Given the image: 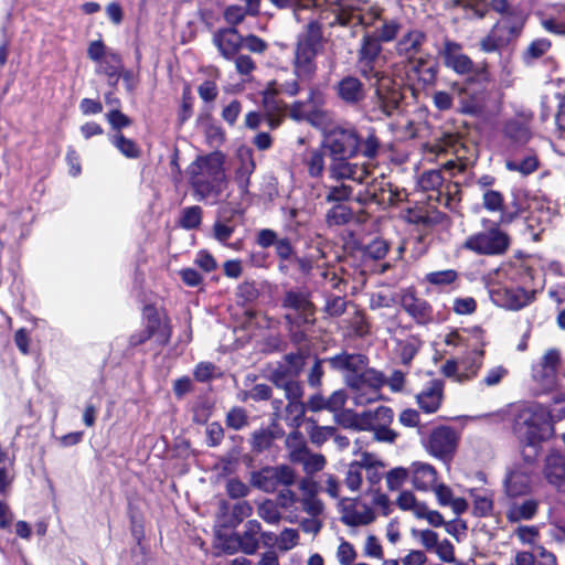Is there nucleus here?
<instances>
[{
    "instance_id": "16",
    "label": "nucleus",
    "mask_w": 565,
    "mask_h": 565,
    "mask_svg": "<svg viewBox=\"0 0 565 565\" xmlns=\"http://www.w3.org/2000/svg\"><path fill=\"white\" fill-rule=\"evenodd\" d=\"M406 61V78L412 85L426 88L436 84L439 65L429 52Z\"/></svg>"
},
{
    "instance_id": "33",
    "label": "nucleus",
    "mask_w": 565,
    "mask_h": 565,
    "mask_svg": "<svg viewBox=\"0 0 565 565\" xmlns=\"http://www.w3.org/2000/svg\"><path fill=\"white\" fill-rule=\"evenodd\" d=\"M250 483L264 492H275L279 488L275 467L267 466L258 471H253L250 476Z\"/></svg>"
},
{
    "instance_id": "3",
    "label": "nucleus",
    "mask_w": 565,
    "mask_h": 565,
    "mask_svg": "<svg viewBox=\"0 0 565 565\" xmlns=\"http://www.w3.org/2000/svg\"><path fill=\"white\" fill-rule=\"evenodd\" d=\"M186 174L192 194L199 201L215 204L228 186L225 154L220 150L198 156L188 166Z\"/></svg>"
},
{
    "instance_id": "50",
    "label": "nucleus",
    "mask_w": 565,
    "mask_h": 565,
    "mask_svg": "<svg viewBox=\"0 0 565 565\" xmlns=\"http://www.w3.org/2000/svg\"><path fill=\"white\" fill-rule=\"evenodd\" d=\"M459 278L455 269L430 271L425 275V281L437 287H445L454 284Z\"/></svg>"
},
{
    "instance_id": "58",
    "label": "nucleus",
    "mask_w": 565,
    "mask_h": 565,
    "mask_svg": "<svg viewBox=\"0 0 565 565\" xmlns=\"http://www.w3.org/2000/svg\"><path fill=\"white\" fill-rule=\"evenodd\" d=\"M286 419L290 420V425L298 428L306 414V404L303 402H288L286 407Z\"/></svg>"
},
{
    "instance_id": "35",
    "label": "nucleus",
    "mask_w": 565,
    "mask_h": 565,
    "mask_svg": "<svg viewBox=\"0 0 565 565\" xmlns=\"http://www.w3.org/2000/svg\"><path fill=\"white\" fill-rule=\"evenodd\" d=\"M384 384L385 379L383 373L366 366L355 377V381L350 383V387L354 390H361L363 386H369L370 388L377 392Z\"/></svg>"
},
{
    "instance_id": "61",
    "label": "nucleus",
    "mask_w": 565,
    "mask_h": 565,
    "mask_svg": "<svg viewBox=\"0 0 565 565\" xmlns=\"http://www.w3.org/2000/svg\"><path fill=\"white\" fill-rule=\"evenodd\" d=\"M362 470L363 463L361 461H353L350 463L344 482L351 491L360 489L362 483Z\"/></svg>"
},
{
    "instance_id": "18",
    "label": "nucleus",
    "mask_w": 565,
    "mask_h": 565,
    "mask_svg": "<svg viewBox=\"0 0 565 565\" xmlns=\"http://www.w3.org/2000/svg\"><path fill=\"white\" fill-rule=\"evenodd\" d=\"M334 93L341 103L348 107H356L366 97V89L360 78L345 75L333 86Z\"/></svg>"
},
{
    "instance_id": "44",
    "label": "nucleus",
    "mask_w": 565,
    "mask_h": 565,
    "mask_svg": "<svg viewBox=\"0 0 565 565\" xmlns=\"http://www.w3.org/2000/svg\"><path fill=\"white\" fill-rule=\"evenodd\" d=\"M263 106L264 114H271L275 116H286L290 111V106L284 100L279 99L273 92L264 89L263 92Z\"/></svg>"
},
{
    "instance_id": "39",
    "label": "nucleus",
    "mask_w": 565,
    "mask_h": 565,
    "mask_svg": "<svg viewBox=\"0 0 565 565\" xmlns=\"http://www.w3.org/2000/svg\"><path fill=\"white\" fill-rule=\"evenodd\" d=\"M481 367V362L471 363V372H458V363L455 359H449L441 366V373L446 377H454L458 383H465L477 376Z\"/></svg>"
},
{
    "instance_id": "40",
    "label": "nucleus",
    "mask_w": 565,
    "mask_h": 565,
    "mask_svg": "<svg viewBox=\"0 0 565 565\" xmlns=\"http://www.w3.org/2000/svg\"><path fill=\"white\" fill-rule=\"evenodd\" d=\"M394 419V412L391 407L381 405L373 414H363L361 429H370V426H390Z\"/></svg>"
},
{
    "instance_id": "55",
    "label": "nucleus",
    "mask_w": 565,
    "mask_h": 565,
    "mask_svg": "<svg viewBox=\"0 0 565 565\" xmlns=\"http://www.w3.org/2000/svg\"><path fill=\"white\" fill-rule=\"evenodd\" d=\"M306 354L301 351L290 352L285 354L282 366L290 372L294 377H297L303 370L306 363Z\"/></svg>"
},
{
    "instance_id": "31",
    "label": "nucleus",
    "mask_w": 565,
    "mask_h": 565,
    "mask_svg": "<svg viewBox=\"0 0 565 565\" xmlns=\"http://www.w3.org/2000/svg\"><path fill=\"white\" fill-rule=\"evenodd\" d=\"M540 510V501L535 498H527L522 502H512L505 513L511 523L530 521L536 516Z\"/></svg>"
},
{
    "instance_id": "25",
    "label": "nucleus",
    "mask_w": 565,
    "mask_h": 565,
    "mask_svg": "<svg viewBox=\"0 0 565 565\" xmlns=\"http://www.w3.org/2000/svg\"><path fill=\"white\" fill-rule=\"evenodd\" d=\"M350 159L342 157H331L329 166V177L334 180L351 179L358 182H363L364 178L369 174L366 168H359L356 164L349 162Z\"/></svg>"
},
{
    "instance_id": "53",
    "label": "nucleus",
    "mask_w": 565,
    "mask_h": 565,
    "mask_svg": "<svg viewBox=\"0 0 565 565\" xmlns=\"http://www.w3.org/2000/svg\"><path fill=\"white\" fill-rule=\"evenodd\" d=\"M449 220V216L437 209H426L423 213L419 226L424 231H431L438 225H443Z\"/></svg>"
},
{
    "instance_id": "22",
    "label": "nucleus",
    "mask_w": 565,
    "mask_h": 565,
    "mask_svg": "<svg viewBox=\"0 0 565 565\" xmlns=\"http://www.w3.org/2000/svg\"><path fill=\"white\" fill-rule=\"evenodd\" d=\"M213 43L225 60L232 61L243 47V35L236 28H222L213 33Z\"/></svg>"
},
{
    "instance_id": "23",
    "label": "nucleus",
    "mask_w": 565,
    "mask_h": 565,
    "mask_svg": "<svg viewBox=\"0 0 565 565\" xmlns=\"http://www.w3.org/2000/svg\"><path fill=\"white\" fill-rule=\"evenodd\" d=\"M445 382L440 379H433L426 383L423 390L416 395L418 407L426 414L436 413L444 399Z\"/></svg>"
},
{
    "instance_id": "2",
    "label": "nucleus",
    "mask_w": 565,
    "mask_h": 565,
    "mask_svg": "<svg viewBox=\"0 0 565 565\" xmlns=\"http://www.w3.org/2000/svg\"><path fill=\"white\" fill-rule=\"evenodd\" d=\"M441 57L447 68L465 76L462 83L452 85L460 96H468L461 100V111L468 115L480 114L484 107L488 84L491 82L487 63L476 65L470 56L462 53L460 43L448 39L444 41Z\"/></svg>"
},
{
    "instance_id": "4",
    "label": "nucleus",
    "mask_w": 565,
    "mask_h": 565,
    "mask_svg": "<svg viewBox=\"0 0 565 565\" xmlns=\"http://www.w3.org/2000/svg\"><path fill=\"white\" fill-rule=\"evenodd\" d=\"M513 433L519 441L522 459L537 463L542 444L554 435L552 415L542 405L523 408L514 418Z\"/></svg>"
},
{
    "instance_id": "24",
    "label": "nucleus",
    "mask_w": 565,
    "mask_h": 565,
    "mask_svg": "<svg viewBox=\"0 0 565 565\" xmlns=\"http://www.w3.org/2000/svg\"><path fill=\"white\" fill-rule=\"evenodd\" d=\"M543 473L550 484L565 492V456L551 451L544 460Z\"/></svg>"
},
{
    "instance_id": "46",
    "label": "nucleus",
    "mask_w": 565,
    "mask_h": 565,
    "mask_svg": "<svg viewBox=\"0 0 565 565\" xmlns=\"http://www.w3.org/2000/svg\"><path fill=\"white\" fill-rule=\"evenodd\" d=\"M203 210L200 205L186 206L181 211L179 225L184 230L199 228L202 223Z\"/></svg>"
},
{
    "instance_id": "5",
    "label": "nucleus",
    "mask_w": 565,
    "mask_h": 565,
    "mask_svg": "<svg viewBox=\"0 0 565 565\" xmlns=\"http://www.w3.org/2000/svg\"><path fill=\"white\" fill-rule=\"evenodd\" d=\"M285 326L289 341L300 345L309 341V333L317 323V307L312 301V292L307 287H295L286 290L280 301Z\"/></svg>"
},
{
    "instance_id": "47",
    "label": "nucleus",
    "mask_w": 565,
    "mask_h": 565,
    "mask_svg": "<svg viewBox=\"0 0 565 565\" xmlns=\"http://www.w3.org/2000/svg\"><path fill=\"white\" fill-rule=\"evenodd\" d=\"M524 210L523 203L515 196L510 203H503L498 221L504 226L511 225L522 215Z\"/></svg>"
},
{
    "instance_id": "52",
    "label": "nucleus",
    "mask_w": 565,
    "mask_h": 565,
    "mask_svg": "<svg viewBox=\"0 0 565 565\" xmlns=\"http://www.w3.org/2000/svg\"><path fill=\"white\" fill-rule=\"evenodd\" d=\"M225 425L227 428L241 430L248 425L247 411L241 406L232 407L225 416Z\"/></svg>"
},
{
    "instance_id": "32",
    "label": "nucleus",
    "mask_w": 565,
    "mask_h": 565,
    "mask_svg": "<svg viewBox=\"0 0 565 565\" xmlns=\"http://www.w3.org/2000/svg\"><path fill=\"white\" fill-rule=\"evenodd\" d=\"M286 448L289 451V458L292 462H305L309 450L305 437L297 428L289 433L285 440Z\"/></svg>"
},
{
    "instance_id": "1",
    "label": "nucleus",
    "mask_w": 565,
    "mask_h": 565,
    "mask_svg": "<svg viewBox=\"0 0 565 565\" xmlns=\"http://www.w3.org/2000/svg\"><path fill=\"white\" fill-rule=\"evenodd\" d=\"M324 43L322 23L317 19L308 21L294 44L291 68L295 77L284 82L270 81L265 88L276 96H297L301 92V84H310L316 79L318 57L324 50Z\"/></svg>"
},
{
    "instance_id": "15",
    "label": "nucleus",
    "mask_w": 565,
    "mask_h": 565,
    "mask_svg": "<svg viewBox=\"0 0 565 565\" xmlns=\"http://www.w3.org/2000/svg\"><path fill=\"white\" fill-rule=\"evenodd\" d=\"M535 467L536 463L523 460L522 463H514L507 470L503 479V490L509 499L515 500L531 493Z\"/></svg>"
},
{
    "instance_id": "37",
    "label": "nucleus",
    "mask_w": 565,
    "mask_h": 565,
    "mask_svg": "<svg viewBox=\"0 0 565 565\" xmlns=\"http://www.w3.org/2000/svg\"><path fill=\"white\" fill-rule=\"evenodd\" d=\"M353 210L348 204H331L324 221L328 227H340L348 225L353 220Z\"/></svg>"
},
{
    "instance_id": "60",
    "label": "nucleus",
    "mask_w": 565,
    "mask_h": 565,
    "mask_svg": "<svg viewBox=\"0 0 565 565\" xmlns=\"http://www.w3.org/2000/svg\"><path fill=\"white\" fill-rule=\"evenodd\" d=\"M472 514L476 518H488L493 511V500L488 495L473 494Z\"/></svg>"
},
{
    "instance_id": "12",
    "label": "nucleus",
    "mask_w": 565,
    "mask_h": 565,
    "mask_svg": "<svg viewBox=\"0 0 565 565\" xmlns=\"http://www.w3.org/2000/svg\"><path fill=\"white\" fill-rule=\"evenodd\" d=\"M305 99H297L290 105V118L311 125L323 124L329 114L326 109L327 92L322 84L311 82Z\"/></svg>"
},
{
    "instance_id": "38",
    "label": "nucleus",
    "mask_w": 565,
    "mask_h": 565,
    "mask_svg": "<svg viewBox=\"0 0 565 565\" xmlns=\"http://www.w3.org/2000/svg\"><path fill=\"white\" fill-rule=\"evenodd\" d=\"M326 153L322 149H310L303 157V166L308 175L313 179H320L326 170Z\"/></svg>"
},
{
    "instance_id": "42",
    "label": "nucleus",
    "mask_w": 565,
    "mask_h": 565,
    "mask_svg": "<svg viewBox=\"0 0 565 565\" xmlns=\"http://www.w3.org/2000/svg\"><path fill=\"white\" fill-rule=\"evenodd\" d=\"M505 169L511 172H519L522 175H530L539 169L540 162L535 153L523 157L521 161L508 158L504 161Z\"/></svg>"
},
{
    "instance_id": "13",
    "label": "nucleus",
    "mask_w": 565,
    "mask_h": 565,
    "mask_svg": "<svg viewBox=\"0 0 565 565\" xmlns=\"http://www.w3.org/2000/svg\"><path fill=\"white\" fill-rule=\"evenodd\" d=\"M459 435L455 428L447 425L434 427L425 439L423 446L433 457L449 463L456 454Z\"/></svg>"
},
{
    "instance_id": "49",
    "label": "nucleus",
    "mask_w": 565,
    "mask_h": 565,
    "mask_svg": "<svg viewBox=\"0 0 565 565\" xmlns=\"http://www.w3.org/2000/svg\"><path fill=\"white\" fill-rule=\"evenodd\" d=\"M353 195V188L345 183L331 185L326 194V202L329 204H347Z\"/></svg>"
},
{
    "instance_id": "19",
    "label": "nucleus",
    "mask_w": 565,
    "mask_h": 565,
    "mask_svg": "<svg viewBox=\"0 0 565 565\" xmlns=\"http://www.w3.org/2000/svg\"><path fill=\"white\" fill-rule=\"evenodd\" d=\"M401 306L418 324H426L433 321L431 305L426 299L417 297L414 288H408L402 294Z\"/></svg>"
},
{
    "instance_id": "10",
    "label": "nucleus",
    "mask_w": 565,
    "mask_h": 565,
    "mask_svg": "<svg viewBox=\"0 0 565 565\" xmlns=\"http://www.w3.org/2000/svg\"><path fill=\"white\" fill-rule=\"evenodd\" d=\"M143 329L129 335V348H137L154 338L160 347H167L173 334L171 319L162 308L158 309L156 303H147L142 307Z\"/></svg>"
},
{
    "instance_id": "59",
    "label": "nucleus",
    "mask_w": 565,
    "mask_h": 565,
    "mask_svg": "<svg viewBox=\"0 0 565 565\" xmlns=\"http://www.w3.org/2000/svg\"><path fill=\"white\" fill-rule=\"evenodd\" d=\"M274 441L271 440L266 428H259L252 434L250 447L254 452L260 454L271 448Z\"/></svg>"
},
{
    "instance_id": "56",
    "label": "nucleus",
    "mask_w": 565,
    "mask_h": 565,
    "mask_svg": "<svg viewBox=\"0 0 565 565\" xmlns=\"http://www.w3.org/2000/svg\"><path fill=\"white\" fill-rule=\"evenodd\" d=\"M213 405L206 398H199L192 406V420L203 425L212 415Z\"/></svg>"
},
{
    "instance_id": "21",
    "label": "nucleus",
    "mask_w": 565,
    "mask_h": 565,
    "mask_svg": "<svg viewBox=\"0 0 565 565\" xmlns=\"http://www.w3.org/2000/svg\"><path fill=\"white\" fill-rule=\"evenodd\" d=\"M427 33L417 28L408 29L405 33L397 39L395 44V51L398 56L405 60L417 57L418 55L425 54L424 46L427 43Z\"/></svg>"
},
{
    "instance_id": "6",
    "label": "nucleus",
    "mask_w": 565,
    "mask_h": 565,
    "mask_svg": "<svg viewBox=\"0 0 565 565\" xmlns=\"http://www.w3.org/2000/svg\"><path fill=\"white\" fill-rule=\"evenodd\" d=\"M324 145L330 157L343 159L362 156L374 160L382 149L381 139L375 129H370L367 135L362 137L355 128L335 127L327 136Z\"/></svg>"
},
{
    "instance_id": "62",
    "label": "nucleus",
    "mask_w": 565,
    "mask_h": 565,
    "mask_svg": "<svg viewBox=\"0 0 565 565\" xmlns=\"http://www.w3.org/2000/svg\"><path fill=\"white\" fill-rule=\"evenodd\" d=\"M108 124L110 125V127L116 130L117 132H121L120 130L124 129V128H127L129 126H131L132 124V120L129 116H127L126 114H124L119 108H114V109H110L106 115H105Z\"/></svg>"
},
{
    "instance_id": "28",
    "label": "nucleus",
    "mask_w": 565,
    "mask_h": 565,
    "mask_svg": "<svg viewBox=\"0 0 565 565\" xmlns=\"http://www.w3.org/2000/svg\"><path fill=\"white\" fill-rule=\"evenodd\" d=\"M561 365V353L557 349H550L541 359L537 379L544 386L552 387L556 384L557 372Z\"/></svg>"
},
{
    "instance_id": "27",
    "label": "nucleus",
    "mask_w": 565,
    "mask_h": 565,
    "mask_svg": "<svg viewBox=\"0 0 565 565\" xmlns=\"http://www.w3.org/2000/svg\"><path fill=\"white\" fill-rule=\"evenodd\" d=\"M502 301V306L510 310H520L529 306L535 296L534 290H526L522 287L503 288L495 292Z\"/></svg>"
},
{
    "instance_id": "11",
    "label": "nucleus",
    "mask_w": 565,
    "mask_h": 565,
    "mask_svg": "<svg viewBox=\"0 0 565 565\" xmlns=\"http://www.w3.org/2000/svg\"><path fill=\"white\" fill-rule=\"evenodd\" d=\"M370 84L374 88V93L366 105V111L370 116L374 119L394 116L399 110L404 99L401 86L385 72L373 77Z\"/></svg>"
},
{
    "instance_id": "36",
    "label": "nucleus",
    "mask_w": 565,
    "mask_h": 565,
    "mask_svg": "<svg viewBox=\"0 0 565 565\" xmlns=\"http://www.w3.org/2000/svg\"><path fill=\"white\" fill-rule=\"evenodd\" d=\"M377 22H381V25L370 32L375 35L382 44L391 43L397 39V35L402 29V23L398 19H386L383 18L382 14L381 20H377Z\"/></svg>"
},
{
    "instance_id": "63",
    "label": "nucleus",
    "mask_w": 565,
    "mask_h": 565,
    "mask_svg": "<svg viewBox=\"0 0 565 565\" xmlns=\"http://www.w3.org/2000/svg\"><path fill=\"white\" fill-rule=\"evenodd\" d=\"M223 15L224 20L231 25L230 28H236L249 13L242 6L231 4L225 8Z\"/></svg>"
},
{
    "instance_id": "51",
    "label": "nucleus",
    "mask_w": 565,
    "mask_h": 565,
    "mask_svg": "<svg viewBox=\"0 0 565 565\" xmlns=\"http://www.w3.org/2000/svg\"><path fill=\"white\" fill-rule=\"evenodd\" d=\"M444 183L441 170L431 169L424 171L418 179V185L423 191H439Z\"/></svg>"
},
{
    "instance_id": "14",
    "label": "nucleus",
    "mask_w": 565,
    "mask_h": 565,
    "mask_svg": "<svg viewBox=\"0 0 565 565\" xmlns=\"http://www.w3.org/2000/svg\"><path fill=\"white\" fill-rule=\"evenodd\" d=\"M382 45L377 38L370 31H365L360 40L356 52V67L360 75L367 82H372L373 77L384 73V71L376 68V62L383 51Z\"/></svg>"
},
{
    "instance_id": "7",
    "label": "nucleus",
    "mask_w": 565,
    "mask_h": 565,
    "mask_svg": "<svg viewBox=\"0 0 565 565\" xmlns=\"http://www.w3.org/2000/svg\"><path fill=\"white\" fill-rule=\"evenodd\" d=\"M481 228L469 236L461 244V249L477 256L501 257L511 248L512 236L502 228L498 220L482 217Z\"/></svg>"
},
{
    "instance_id": "9",
    "label": "nucleus",
    "mask_w": 565,
    "mask_h": 565,
    "mask_svg": "<svg viewBox=\"0 0 565 565\" xmlns=\"http://www.w3.org/2000/svg\"><path fill=\"white\" fill-rule=\"evenodd\" d=\"M330 12L333 20L329 22L331 28L340 26L355 29L362 26L367 30L381 20L384 9L377 4L365 7L359 0H329Z\"/></svg>"
},
{
    "instance_id": "54",
    "label": "nucleus",
    "mask_w": 565,
    "mask_h": 565,
    "mask_svg": "<svg viewBox=\"0 0 565 565\" xmlns=\"http://www.w3.org/2000/svg\"><path fill=\"white\" fill-rule=\"evenodd\" d=\"M504 201V195L501 191L492 189L482 192V207L490 213L500 214Z\"/></svg>"
},
{
    "instance_id": "57",
    "label": "nucleus",
    "mask_w": 565,
    "mask_h": 565,
    "mask_svg": "<svg viewBox=\"0 0 565 565\" xmlns=\"http://www.w3.org/2000/svg\"><path fill=\"white\" fill-rule=\"evenodd\" d=\"M390 250L388 243L381 238L376 237L372 239L364 248V255L373 260H381L385 258Z\"/></svg>"
},
{
    "instance_id": "26",
    "label": "nucleus",
    "mask_w": 565,
    "mask_h": 565,
    "mask_svg": "<svg viewBox=\"0 0 565 565\" xmlns=\"http://www.w3.org/2000/svg\"><path fill=\"white\" fill-rule=\"evenodd\" d=\"M356 499L342 498L339 502L342 516L341 522L348 526L367 525L374 522L375 513L369 507H365L362 513L355 509Z\"/></svg>"
},
{
    "instance_id": "20",
    "label": "nucleus",
    "mask_w": 565,
    "mask_h": 565,
    "mask_svg": "<svg viewBox=\"0 0 565 565\" xmlns=\"http://www.w3.org/2000/svg\"><path fill=\"white\" fill-rule=\"evenodd\" d=\"M213 106H204L196 117V126L202 129L205 142L217 150L226 140V132L212 115Z\"/></svg>"
},
{
    "instance_id": "29",
    "label": "nucleus",
    "mask_w": 565,
    "mask_h": 565,
    "mask_svg": "<svg viewBox=\"0 0 565 565\" xmlns=\"http://www.w3.org/2000/svg\"><path fill=\"white\" fill-rule=\"evenodd\" d=\"M239 158L242 163L235 172V182L241 194L244 196L249 194L250 175L256 169V162L254 160L253 150L249 148L242 149L239 151Z\"/></svg>"
},
{
    "instance_id": "45",
    "label": "nucleus",
    "mask_w": 565,
    "mask_h": 565,
    "mask_svg": "<svg viewBox=\"0 0 565 565\" xmlns=\"http://www.w3.org/2000/svg\"><path fill=\"white\" fill-rule=\"evenodd\" d=\"M100 73L107 77H120L124 70V62L120 54L116 52H108L102 61L98 62Z\"/></svg>"
},
{
    "instance_id": "64",
    "label": "nucleus",
    "mask_w": 565,
    "mask_h": 565,
    "mask_svg": "<svg viewBox=\"0 0 565 565\" xmlns=\"http://www.w3.org/2000/svg\"><path fill=\"white\" fill-rule=\"evenodd\" d=\"M273 396V388L265 383L255 384L250 390L244 392V396L242 401H246L247 398L253 399L254 402L268 401Z\"/></svg>"
},
{
    "instance_id": "41",
    "label": "nucleus",
    "mask_w": 565,
    "mask_h": 565,
    "mask_svg": "<svg viewBox=\"0 0 565 565\" xmlns=\"http://www.w3.org/2000/svg\"><path fill=\"white\" fill-rule=\"evenodd\" d=\"M110 143L126 158L138 159L141 156L139 145L127 138L122 132H116L109 137Z\"/></svg>"
},
{
    "instance_id": "48",
    "label": "nucleus",
    "mask_w": 565,
    "mask_h": 565,
    "mask_svg": "<svg viewBox=\"0 0 565 565\" xmlns=\"http://www.w3.org/2000/svg\"><path fill=\"white\" fill-rule=\"evenodd\" d=\"M490 30H495V36H500L503 40V46H507L513 39L520 35L522 26L512 23L510 20L502 19Z\"/></svg>"
},
{
    "instance_id": "43",
    "label": "nucleus",
    "mask_w": 565,
    "mask_h": 565,
    "mask_svg": "<svg viewBox=\"0 0 565 565\" xmlns=\"http://www.w3.org/2000/svg\"><path fill=\"white\" fill-rule=\"evenodd\" d=\"M503 132L509 140L519 146L525 145L532 136L529 127L519 120H509Z\"/></svg>"
},
{
    "instance_id": "8",
    "label": "nucleus",
    "mask_w": 565,
    "mask_h": 565,
    "mask_svg": "<svg viewBox=\"0 0 565 565\" xmlns=\"http://www.w3.org/2000/svg\"><path fill=\"white\" fill-rule=\"evenodd\" d=\"M255 243L263 249H267L269 247L275 248V254L278 258V269L281 274H287V263L294 262L297 265L299 273L303 276H308L311 274L318 259L324 257V253L319 247H317L318 256H298L291 239L287 236L279 237L278 233L273 228H260L257 231Z\"/></svg>"
},
{
    "instance_id": "30",
    "label": "nucleus",
    "mask_w": 565,
    "mask_h": 565,
    "mask_svg": "<svg viewBox=\"0 0 565 565\" xmlns=\"http://www.w3.org/2000/svg\"><path fill=\"white\" fill-rule=\"evenodd\" d=\"M437 477L438 472L434 466L419 461L413 462L412 483L416 490H431L437 482Z\"/></svg>"
},
{
    "instance_id": "17",
    "label": "nucleus",
    "mask_w": 565,
    "mask_h": 565,
    "mask_svg": "<svg viewBox=\"0 0 565 565\" xmlns=\"http://www.w3.org/2000/svg\"><path fill=\"white\" fill-rule=\"evenodd\" d=\"M324 361L333 371L345 373L349 385L369 365V358L365 354L349 353L345 350L324 359Z\"/></svg>"
},
{
    "instance_id": "34",
    "label": "nucleus",
    "mask_w": 565,
    "mask_h": 565,
    "mask_svg": "<svg viewBox=\"0 0 565 565\" xmlns=\"http://www.w3.org/2000/svg\"><path fill=\"white\" fill-rule=\"evenodd\" d=\"M195 97L192 93L191 85L184 83L181 93L180 104L177 110V126L183 127L185 122L193 116Z\"/></svg>"
}]
</instances>
